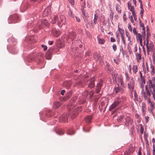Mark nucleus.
I'll list each match as a JSON object with an SVG mask.
<instances>
[{
	"mask_svg": "<svg viewBox=\"0 0 155 155\" xmlns=\"http://www.w3.org/2000/svg\"><path fill=\"white\" fill-rule=\"evenodd\" d=\"M143 95V98L145 101H146L147 102L148 104H150V107L148 108L149 111L153 115L154 114L153 110L155 109V103L153 101H151L150 99L151 96V93H150L149 91L147 92L146 93H144Z\"/></svg>",
	"mask_w": 155,
	"mask_h": 155,
	"instance_id": "obj_1",
	"label": "nucleus"
},
{
	"mask_svg": "<svg viewBox=\"0 0 155 155\" xmlns=\"http://www.w3.org/2000/svg\"><path fill=\"white\" fill-rule=\"evenodd\" d=\"M53 24L57 23L59 27H61L62 25L65 24L66 23V19L64 15H62L60 16L59 18L57 15H55L51 21Z\"/></svg>",
	"mask_w": 155,
	"mask_h": 155,
	"instance_id": "obj_2",
	"label": "nucleus"
},
{
	"mask_svg": "<svg viewBox=\"0 0 155 155\" xmlns=\"http://www.w3.org/2000/svg\"><path fill=\"white\" fill-rule=\"evenodd\" d=\"M148 79L147 83L149 90L155 88V77L153 76L149 77Z\"/></svg>",
	"mask_w": 155,
	"mask_h": 155,
	"instance_id": "obj_3",
	"label": "nucleus"
},
{
	"mask_svg": "<svg viewBox=\"0 0 155 155\" xmlns=\"http://www.w3.org/2000/svg\"><path fill=\"white\" fill-rule=\"evenodd\" d=\"M82 110L81 106L76 107L72 109V111L71 113L70 116L72 119H74L77 116L79 113ZM70 116V115H69Z\"/></svg>",
	"mask_w": 155,
	"mask_h": 155,
	"instance_id": "obj_4",
	"label": "nucleus"
},
{
	"mask_svg": "<svg viewBox=\"0 0 155 155\" xmlns=\"http://www.w3.org/2000/svg\"><path fill=\"white\" fill-rule=\"evenodd\" d=\"M146 49L147 54L148 55H149L150 52H154L155 51L154 48V45L153 42L150 41L149 43L146 44Z\"/></svg>",
	"mask_w": 155,
	"mask_h": 155,
	"instance_id": "obj_5",
	"label": "nucleus"
},
{
	"mask_svg": "<svg viewBox=\"0 0 155 155\" xmlns=\"http://www.w3.org/2000/svg\"><path fill=\"white\" fill-rule=\"evenodd\" d=\"M128 81V82L127 83L128 88L130 91L132 92L134 90L135 81L133 78H132Z\"/></svg>",
	"mask_w": 155,
	"mask_h": 155,
	"instance_id": "obj_6",
	"label": "nucleus"
},
{
	"mask_svg": "<svg viewBox=\"0 0 155 155\" xmlns=\"http://www.w3.org/2000/svg\"><path fill=\"white\" fill-rule=\"evenodd\" d=\"M143 84L142 83H140V87L142 89L141 91V94L142 97H143V95L144 94V93H146L147 92L149 91L150 92V90L148 88V85H146L145 86V91L144 89V84Z\"/></svg>",
	"mask_w": 155,
	"mask_h": 155,
	"instance_id": "obj_7",
	"label": "nucleus"
},
{
	"mask_svg": "<svg viewBox=\"0 0 155 155\" xmlns=\"http://www.w3.org/2000/svg\"><path fill=\"white\" fill-rule=\"evenodd\" d=\"M135 55L137 62H139L140 60H141L142 59L141 49L140 48H139L138 52H137Z\"/></svg>",
	"mask_w": 155,
	"mask_h": 155,
	"instance_id": "obj_8",
	"label": "nucleus"
},
{
	"mask_svg": "<svg viewBox=\"0 0 155 155\" xmlns=\"http://www.w3.org/2000/svg\"><path fill=\"white\" fill-rule=\"evenodd\" d=\"M120 101H115L113 104L110 106L109 110L111 111L116 107L120 104Z\"/></svg>",
	"mask_w": 155,
	"mask_h": 155,
	"instance_id": "obj_9",
	"label": "nucleus"
},
{
	"mask_svg": "<svg viewBox=\"0 0 155 155\" xmlns=\"http://www.w3.org/2000/svg\"><path fill=\"white\" fill-rule=\"evenodd\" d=\"M76 34L74 32H72L69 34L67 38V40L69 43L71 41L74 40Z\"/></svg>",
	"mask_w": 155,
	"mask_h": 155,
	"instance_id": "obj_10",
	"label": "nucleus"
},
{
	"mask_svg": "<svg viewBox=\"0 0 155 155\" xmlns=\"http://www.w3.org/2000/svg\"><path fill=\"white\" fill-rule=\"evenodd\" d=\"M51 10L50 9V7L49 6H48L44 10L42 15L43 16V17L46 16L50 15L51 13Z\"/></svg>",
	"mask_w": 155,
	"mask_h": 155,
	"instance_id": "obj_11",
	"label": "nucleus"
},
{
	"mask_svg": "<svg viewBox=\"0 0 155 155\" xmlns=\"http://www.w3.org/2000/svg\"><path fill=\"white\" fill-rule=\"evenodd\" d=\"M95 79L94 78H92L88 81V87L90 88H93L94 87V82Z\"/></svg>",
	"mask_w": 155,
	"mask_h": 155,
	"instance_id": "obj_12",
	"label": "nucleus"
},
{
	"mask_svg": "<svg viewBox=\"0 0 155 155\" xmlns=\"http://www.w3.org/2000/svg\"><path fill=\"white\" fill-rule=\"evenodd\" d=\"M103 81L102 80H100L99 82L97 83L96 86V92L97 93H98L99 92L100 89L102 85Z\"/></svg>",
	"mask_w": 155,
	"mask_h": 155,
	"instance_id": "obj_13",
	"label": "nucleus"
},
{
	"mask_svg": "<svg viewBox=\"0 0 155 155\" xmlns=\"http://www.w3.org/2000/svg\"><path fill=\"white\" fill-rule=\"evenodd\" d=\"M67 116L64 114L62 115L60 118L59 121L61 123H66L68 121Z\"/></svg>",
	"mask_w": 155,
	"mask_h": 155,
	"instance_id": "obj_14",
	"label": "nucleus"
},
{
	"mask_svg": "<svg viewBox=\"0 0 155 155\" xmlns=\"http://www.w3.org/2000/svg\"><path fill=\"white\" fill-rule=\"evenodd\" d=\"M51 33L52 35L54 36L57 37L60 35V32L55 28H53L51 30Z\"/></svg>",
	"mask_w": 155,
	"mask_h": 155,
	"instance_id": "obj_15",
	"label": "nucleus"
},
{
	"mask_svg": "<svg viewBox=\"0 0 155 155\" xmlns=\"http://www.w3.org/2000/svg\"><path fill=\"white\" fill-rule=\"evenodd\" d=\"M98 16L97 14H95L94 15V18L93 21L91 22V25L92 26H94L97 22Z\"/></svg>",
	"mask_w": 155,
	"mask_h": 155,
	"instance_id": "obj_16",
	"label": "nucleus"
},
{
	"mask_svg": "<svg viewBox=\"0 0 155 155\" xmlns=\"http://www.w3.org/2000/svg\"><path fill=\"white\" fill-rule=\"evenodd\" d=\"M117 80L120 83L121 86L124 87V83L123 80V78L120 75H119L117 77Z\"/></svg>",
	"mask_w": 155,
	"mask_h": 155,
	"instance_id": "obj_17",
	"label": "nucleus"
},
{
	"mask_svg": "<svg viewBox=\"0 0 155 155\" xmlns=\"http://www.w3.org/2000/svg\"><path fill=\"white\" fill-rule=\"evenodd\" d=\"M136 35L137 40H139L140 44L141 45L142 43V38L141 34L140 33H138Z\"/></svg>",
	"mask_w": 155,
	"mask_h": 155,
	"instance_id": "obj_18",
	"label": "nucleus"
},
{
	"mask_svg": "<svg viewBox=\"0 0 155 155\" xmlns=\"http://www.w3.org/2000/svg\"><path fill=\"white\" fill-rule=\"evenodd\" d=\"M52 51V50L51 49H49L46 52V57L47 59L50 60L51 59Z\"/></svg>",
	"mask_w": 155,
	"mask_h": 155,
	"instance_id": "obj_19",
	"label": "nucleus"
},
{
	"mask_svg": "<svg viewBox=\"0 0 155 155\" xmlns=\"http://www.w3.org/2000/svg\"><path fill=\"white\" fill-rule=\"evenodd\" d=\"M151 94H152L153 100L155 101V87L150 90Z\"/></svg>",
	"mask_w": 155,
	"mask_h": 155,
	"instance_id": "obj_20",
	"label": "nucleus"
},
{
	"mask_svg": "<svg viewBox=\"0 0 155 155\" xmlns=\"http://www.w3.org/2000/svg\"><path fill=\"white\" fill-rule=\"evenodd\" d=\"M150 68L151 69V74L152 75L154 76L155 74V67H154V65L151 64L150 65Z\"/></svg>",
	"mask_w": 155,
	"mask_h": 155,
	"instance_id": "obj_21",
	"label": "nucleus"
},
{
	"mask_svg": "<svg viewBox=\"0 0 155 155\" xmlns=\"http://www.w3.org/2000/svg\"><path fill=\"white\" fill-rule=\"evenodd\" d=\"M135 150V148L132 145H130L129 146L128 152L130 153H132Z\"/></svg>",
	"mask_w": 155,
	"mask_h": 155,
	"instance_id": "obj_22",
	"label": "nucleus"
},
{
	"mask_svg": "<svg viewBox=\"0 0 155 155\" xmlns=\"http://www.w3.org/2000/svg\"><path fill=\"white\" fill-rule=\"evenodd\" d=\"M116 9L117 12L119 13H121V10L120 9V6L118 4H116L115 5Z\"/></svg>",
	"mask_w": 155,
	"mask_h": 155,
	"instance_id": "obj_23",
	"label": "nucleus"
},
{
	"mask_svg": "<svg viewBox=\"0 0 155 155\" xmlns=\"http://www.w3.org/2000/svg\"><path fill=\"white\" fill-rule=\"evenodd\" d=\"M132 70L134 74H136L137 72V66L136 65H134L132 67Z\"/></svg>",
	"mask_w": 155,
	"mask_h": 155,
	"instance_id": "obj_24",
	"label": "nucleus"
},
{
	"mask_svg": "<svg viewBox=\"0 0 155 155\" xmlns=\"http://www.w3.org/2000/svg\"><path fill=\"white\" fill-rule=\"evenodd\" d=\"M41 23L42 24L45 25L47 27H48L49 26V23L47 21V20L46 19L42 20L41 21Z\"/></svg>",
	"mask_w": 155,
	"mask_h": 155,
	"instance_id": "obj_25",
	"label": "nucleus"
},
{
	"mask_svg": "<svg viewBox=\"0 0 155 155\" xmlns=\"http://www.w3.org/2000/svg\"><path fill=\"white\" fill-rule=\"evenodd\" d=\"M128 6L129 9L131 12H133L134 11V6L131 5L130 4L129 2L128 3Z\"/></svg>",
	"mask_w": 155,
	"mask_h": 155,
	"instance_id": "obj_26",
	"label": "nucleus"
},
{
	"mask_svg": "<svg viewBox=\"0 0 155 155\" xmlns=\"http://www.w3.org/2000/svg\"><path fill=\"white\" fill-rule=\"evenodd\" d=\"M60 105V103L58 102H55L54 103L53 107L54 108H57L59 107Z\"/></svg>",
	"mask_w": 155,
	"mask_h": 155,
	"instance_id": "obj_27",
	"label": "nucleus"
},
{
	"mask_svg": "<svg viewBox=\"0 0 155 155\" xmlns=\"http://www.w3.org/2000/svg\"><path fill=\"white\" fill-rule=\"evenodd\" d=\"M92 118L91 116H87L85 117V120L86 122L89 123L91 121Z\"/></svg>",
	"mask_w": 155,
	"mask_h": 155,
	"instance_id": "obj_28",
	"label": "nucleus"
},
{
	"mask_svg": "<svg viewBox=\"0 0 155 155\" xmlns=\"http://www.w3.org/2000/svg\"><path fill=\"white\" fill-rule=\"evenodd\" d=\"M126 121L130 124H131L132 123V120L130 117H127L125 119Z\"/></svg>",
	"mask_w": 155,
	"mask_h": 155,
	"instance_id": "obj_29",
	"label": "nucleus"
},
{
	"mask_svg": "<svg viewBox=\"0 0 155 155\" xmlns=\"http://www.w3.org/2000/svg\"><path fill=\"white\" fill-rule=\"evenodd\" d=\"M115 93H117L122 91V89L119 87H115L114 88Z\"/></svg>",
	"mask_w": 155,
	"mask_h": 155,
	"instance_id": "obj_30",
	"label": "nucleus"
},
{
	"mask_svg": "<svg viewBox=\"0 0 155 155\" xmlns=\"http://www.w3.org/2000/svg\"><path fill=\"white\" fill-rule=\"evenodd\" d=\"M140 26L142 28V30L143 31L142 33V34L143 33V35H144V34H145V28L144 27V25L143 23H141L140 24Z\"/></svg>",
	"mask_w": 155,
	"mask_h": 155,
	"instance_id": "obj_31",
	"label": "nucleus"
},
{
	"mask_svg": "<svg viewBox=\"0 0 155 155\" xmlns=\"http://www.w3.org/2000/svg\"><path fill=\"white\" fill-rule=\"evenodd\" d=\"M98 41L99 43L101 44H104L105 42V41L103 38H99Z\"/></svg>",
	"mask_w": 155,
	"mask_h": 155,
	"instance_id": "obj_32",
	"label": "nucleus"
},
{
	"mask_svg": "<svg viewBox=\"0 0 155 155\" xmlns=\"http://www.w3.org/2000/svg\"><path fill=\"white\" fill-rule=\"evenodd\" d=\"M64 43L59 42V43L58 44L57 47L58 48H61L64 47Z\"/></svg>",
	"mask_w": 155,
	"mask_h": 155,
	"instance_id": "obj_33",
	"label": "nucleus"
},
{
	"mask_svg": "<svg viewBox=\"0 0 155 155\" xmlns=\"http://www.w3.org/2000/svg\"><path fill=\"white\" fill-rule=\"evenodd\" d=\"M74 131L71 130L70 129H69V130H68L67 131V134H68L71 135V134H74Z\"/></svg>",
	"mask_w": 155,
	"mask_h": 155,
	"instance_id": "obj_34",
	"label": "nucleus"
},
{
	"mask_svg": "<svg viewBox=\"0 0 155 155\" xmlns=\"http://www.w3.org/2000/svg\"><path fill=\"white\" fill-rule=\"evenodd\" d=\"M56 132L57 134L60 135H62L64 133V132L61 130H59Z\"/></svg>",
	"mask_w": 155,
	"mask_h": 155,
	"instance_id": "obj_35",
	"label": "nucleus"
},
{
	"mask_svg": "<svg viewBox=\"0 0 155 155\" xmlns=\"http://www.w3.org/2000/svg\"><path fill=\"white\" fill-rule=\"evenodd\" d=\"M147 109L146 104L144 102H143L141 104V109Z\"/></svg>",
	"mask_w": 155,
	"mask_h": 155,
	"instance_id": "obj_36",
	"label": "nucleus"
},
{
	"mask_svg": "<svg viewBox=\"0 0 155 155\" xmlns=\"http://www.w3.org/2000/svg\"><path fill=\"white\" fill-rule=\"evenodd\" d=\"M121 39L122 41V42L124 44L125 46H126V42L125 40V38L124 37V35H122L121 37Z\"/></svg>",
	"mask_w": 155,
	"mask_h": 155,
	"instance_id": "obj_37",
	"label": "nucleus"
},
{
	"mask_svg": "<svg viewBox=\"0 0 155 155\" xmlns=\"http://www.w3.org/2000/svg\"><path fill=\"white\" fill-rule=\"evenodd\" d=\"M113 16H114V12L112 10L111 11L110 13V19L111 20H113Z\"/></svg>",
	"mask_w": 155,
	"mask_h": 155,
	"instance_id": "obj_38",
	"label": "nucleus"
},
{
	"mask_svg": "<svg viewBox=\"0 0 155 155\" xmlns=\"http://www.w3.org/2000/svg\"><path fill=\"white\" fill-rule=\"evenodd\" d=\"M147 112V109H142V115L143 116H144Z\"/></svg>",
	"mask_w": 155,
	"mask_h": 155,
	"instance_id": "obj_39",
	"label": "nucleus"
},
{
	"mask_svg": "<svg viewBox=\"0 0 155 155\" xmlns=\"http://www.w3.org/2000/svg\"><path fill=\"white\" fill-rule=\"evenodd\" d=\"M140 82L141 83L145 84L146 80L144 77L140 78Z\"/></svg>",
	"mask_w": 155,
	"mask_h": 155,
	"instance_id": "obj_40",
	"label": "nucleus"
},
{
	"mask_svg": "<svg viewBox=\"0 0 155 155\" xmlns=\"http://www.w3.org/2000/svg\"><path fill=\"white\" fill-rule=\"evenodd\" d=\"M140 133L142 134H143V126L142 124H140Z\"/></svg>",
	"mask_w": 155,
	"mask_h": 155,
	"instance_id": "obj_41",
	"label": "nucleus"
},
{
	"mask_svg": "<svg viewBox=\"0 0 155 155\" xmlns=\"http://www.w3.org/2000/svg\"><path fill=\"white\" fill-rule=\"evenodd\" d=\"M144 117L145 118L146 122L147 123L148 122L149 119L150 118V117L148 116H145Z\"/></svg>",
	"mask_w": 155,
	"mask_h": 155,
	"instance_id": "obj_42",
	"label": "nucleus"
},
{
	"mask_svg": "<svg viewBox=\"0 0 155 155\" xmlns=\"http://www.w3.org/2000/svg\"><path fill=\"white\" fill-rule=\"evenodd\" d=\"M113 49V50L115 51H116L117 49V46L116 45L114 44V45L112 46Z\"/></svg>",
	"mask_w": 155,
	"mask_h": 155,
	"instance_id": "obj_43",
	"label": "nucleus"
},
{
	"mask_svg": "<svg viewBox=\"0 0 155 155\" xmlns=\"http://www.w3.org/2000/svg\"><path fill=\"white\" fill-rule=\"evenodd\" d=\"M133 32L134 34L136 35L137 34V31L136 28H134L133 29Z\"/></svg>",
	"mask_w": 155,
	"mask_h": 155,
	"instance_id": "obj_44",
	"label": "nucleus"
},
{
	"mask_svg": "<svg viewBox=\"0 0 155 155\" xmlns=\"http://www.w3.org/2000/svg\"><path fill=\"white\" fill-rule=\"evenodd\" d=\"M41 47L44 48V50L45 51H46L47 49V47L46 46L44 45H41Z\"/></svg>",
	"mask_w": 155,
	"mask_h": 155,
	"instance_id": "obj_45",
	"label": "nucleus"
},
{
	"mask_svg": "<svg viewBox=\"0 0 155 155\" xmlns=\"http://www.w3.org/2000/svg\"><path fill=\"white\" fill-rule=\"evenodd\" d=\"M125 76L126 78V80H127L128 81H129L130 79H129L130 78L129 77L128 74L127 73H126L125 74Z\"/></svg>",
	"mask_w": 155,
	"mask_h": 155,
	"instance_id": "obj_46",
	"label": "nucleus"
},
{
	"mask_svg": "<svg viewBox=\"0 0 155 155\" xmlns=\"http://www.w3.org/2000/svg\"><path fill=\"white\" fill-rule=\"evenodd\" d=\"M123 18L124 19V21H125L127 20V18L125 14H124L123 16Z\"/></svg>",
	"mask_w": 155,
	"mask_h": 155,
	"instance_id": "obj_47",
	"label": "nucleus"
},
{
	"mask_svg": "<svg viewBox=\"0 0 155 155\" xmlns=\"http://www.w3.org/2000/svg\"><path fill=\"white\" fill-rule=\"evenodd\" d=\"M128 28L129 29V30L131 31V32H132V28H131V25L128 24Z\"/></svg>",
	"mask_w": 155,
	"mask_h": 155,
	"instance_id": "obj_48",
	"label": "nucleus"
},
{
	"mask_svg": "<svg viewBox=\"0 0 155 155\" xmlns=\"http://www.w3.org/2000/svg\"><path fill=\"white\" fill-rule=\"evenodd\" d=\"M119 32H120V33L121 35V36H122V35H124V31L123 30H120V31H119Z\"/></svg>",
	"mask_w": 155,
	"mask_h": 155,
	"instance_id": "obj_49",
	"label": "nucleus"
},
{
	"mask_svg": "<svg viewBox=\"0 0 155 155\" xmlns=\"http://www.w3.org/2000/svg\"><path fill=\"white\" fill-rule=\"evenodd\" d=\"M94 93L92 91H91L89 93V95L91 97L94 95Z\"/></svg>",
	"mask_w": 155,
	"mask_h": 155,
	"instance_id": "obj_50",
	"label": "nucleus"
},
{
	"mask_svg": "<svg viewBox=\"0 0 155 155\" xmlns=\"http://www.w3.org/2000/svg\"><path fill=\"white\" fill-rule=\"evenodd\" d=\"M110 41L111 42H114L116 41V40L114 38H113V37L110 38Z\"/></svg>",
	"mask_w": 155,
	"mask_h": 155,
	"instance_id": "obj_51",
	"label": "nucleus"
},
{
	"mask_svg": "<svg viewBox=\"0 0 155 155\" xmlns=\"http://www.w3.org/2000/svg\"><path fill=\"white\" fill-rule=\"evenodd\" d=\"M146 44L148 43H149L150 41H149V40H148V36L147 35V37L146 38Z\"/></svg>",
	"mask_w": 155,
	"mask_h": 155,
	"instance_id": "obj_52",
	"label": "nucleus"
},
{
	"mask_svg": "<svg viewBox=\"0 0 155 155\" xmlns=\"http://www.w3.org/2000/svg\"><path fill=\"white\" fill-rule=\"evenodd\" d=\"M70 3L72 5H74V2L73 0H68Z\"/></svg>",
	"mask_w": 155,
	"mask_h": 155,
	"instance_id": "obj_53",
	"label": "nucleus"
},
{
	"mask_svg": "<svg viewBox=\"0 0 155 155\" xmlns=\"http://www.w3.org/2000/svg\"><path fill=\"white\" fill-rule=\"evenodd\" d=\"M143 9H141V10L140 12V14L141 15V18H142V16H143Z\"/></svg>",
	"mask_w": 155,
	"mask_h": 155,
	"instance_id": "obj_54",
	"label": "nucleus"
},
{
	"mask_svg": "<svg viewBox=\"0 0 155 155\" xmlns=\"http://www.w3.org/2000/svg\"><path fill=\"white\" fill-rule=\"evenodd\" d=\"M130 21L132 23H134V20H133V17L132 16H131L130 18Z\"/></svg>",
	"mask_w": 155,
	"mask_h": 155,
	"instance_id": "obj_55",
	"label": "nucleus"
},
{
	"mask_svg": "<svg viewBox=\"0 0 155 155\" xmlns=\"http://www.w3.org/2000/svg\"><path fill=\"white\" fill-rule=\"evenodd\" d=\"M53 41H49L48 42V44L50 45H52L53 44Z\"/></svg>",
	"mask_w": 155,
	"mask_h": 155,
	"instance_id": "obj_56",
	"label": "nucleus"
},
{
	"mask_svg": "<svg viewBox=\"0 0 155 155\" xmlns=\"http://www.w3.org/2000/svg\"><path fill=\"white\" fill-rule=\"evenodd\" d=\"M75 18L77 20V21H78V22H80V18H78V17L77 16H75Z\"/></svg>",
	"mask_w": 155,
	"mask_h": 155,
	"instance_id": "obj_57",
	"label": "nucleus"
},
{
	"mask_svg": "<svg viewBox=\"0 0 155 155\" xmlns=\"http://www.w3.org/2000/svg\"><path fill=\"white\" fill-rule=\"evenodd\" d=\"M65 92V91L64 90H62L61 91V93L62 95H63Z\"/></svg>",
	"mask_w": 155,
	"mask_h": 155,
	"instance_id": "obj_58",
	"label": "nucleus"
},
{
	"mask_svg": "<svg viewBox=\"0 0 155 155\" xmlns=\"http://www.w3.org/2000/svg\"><path fill=\"white\" fill-rule=\"evenodd\" d=\"M132 15H133V17L136 16V13H135V12L134 11H133V12H132Z\"/></svg>",
	"mask_w": 155,
	"mask_h": 155,
	"instance_id": "obj_59",
	"label": "nucleus"
},
{
	"mask_svg": "<svg viewBox=\"0 0 155 155\" xmlns=\"http://www.w3.org/2000/svg\"><path fill=\"white\" fill-rule=\"evenodd\" d=\"M139 74H140V78H143L144 77H143L142 75V73L141 71H140L139 72Z\"/></svg>",
	"mask_w": 155,
	"mask_h": 155,
	"instance_id": "obj_60",
	"label": "nucleus"
},
{
	"mask_svg": "<svg viewBox=\"0 0 155 155\" xmlns=\"http://www.w3.org/2000/svg\"><path fill=\"white\" fill-rule=\"evenodd\" d=\"M138 154L139 155H141V149H140H140L138 151Z\"/></svg>",
	"mask_w": 155,
	"mask_h": 155,
	"instance_id": "obj_61",
	"label": "nucleus"
},
{
	"mask_svg": "<svg viewBox=\"0 0 155 155\" xmlns=\"http://www.w3.org/2000/svg\"><path fill=\"white\" fill-rule=\"evenodd\" d=\"M146 67H147V72H148V71H149V68H148V64H147V63H146Z\"/></svg>",
	"mask_w": 155,
	"mask_h": 155,
	"instance_id": "obj_62",
	"label": "nucleus"
},
{
	"mask_svg": "<svg viewBox=\"0 0 155 155\" xmlns=\"http://www.w3.org/2000/svg\"><path fill=\"white\" fill-rule=\"evenodd\" d=\"M152 60L153 63L155 64V56H153Z\"/></svg>",
	"mask_w": 155,
	"mask_h": 155,
	"instance_id": "obj_63",
	"label": "nucleus"
},
{
	"mask_svg": "<svg viewBox=\"0 0 155 155\" xmlns=\"http://www.w3.org/2000/svg\"><path fill=\"white\" fill-rule=\"evenodd\" d=\"M119 119L120 120H121L124 118V116L123 115H121L120 116Z\"/></svg>",
	"mask_w": 155,
	"mask_h": 155,
	"instance_id": "obj_64",
	"label": "nucleus"
}]
</instances>
